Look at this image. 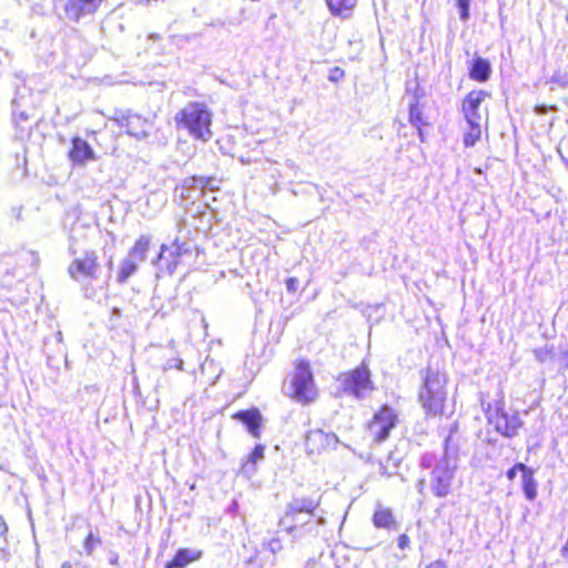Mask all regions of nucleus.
<instances>
[{"label": "nucleus", "instance_id": "nucleus-1", "mask_svg": "<svg viewBox=\"0 0 568 568\" xmlns=\"http://www.w3.org/2000/svg\"><path fill=\"white\" fill-rule=\"evenodd\" d=\"M457 432L458 424L455 422L450 425L448 434L444 439L443 455L430 471V491L438 498L447 497L452 491L458 458V446L453 443V437Z\"/></svg>", "mask_w": 568, "mask_h": 568}, {"label": "nucleus", "instance_id": "nucleus-2", "mask_svg": "<svg viewBox=\"0 0 568 568\" xmlns=\"http://www.w3.org/2000/svg\"><path fill=\"white\" fill-rule=\"evenodd\" d=\"M213 114L203 102H189L174 116L176 128L185 130L194 140L206 142L212 139Z\"/></svg>", "mask_w": 568, "mask_h": 568}, {"label": "nucleus", "instance_id": "nucleus-3", "mask_svg": "<svg viewBox=\"0 0 568 568\" xmlns=\"http://www.w3.org/2000/svg\"><path fill=\"white\" fill-rule=\"evenodd\" d=\"M423 385L418 393V400L428 415L443 414L447 397V377L444 372L427 366L420 371Z\"/></svg>", "mask_w": 568, "mask_h": 568}, {"label": "nucleus", "instance_id": "nucleus-4", "mask_svg": "<svg viewBox=\"0 0 568 568\" xmlns=\"http://www.w3.org/2000/svg\"><path fill=\"white\" fill-rule=\"evenodd\" d=\"M318 503L311 498H294L287 504L284 516L280 519V526L290 534L296 536L298 532H313L316 526L323 525L325 519L320 517L317 521H312L314 511Z\"/></svg>", "mask_w": 568, "mask_h": 568}, {"label": "nucleus", "instance_id": "nucleus-5", "mask_svg": "<svg viewBox=\"0 0 568 568\" xmlns=\"http://www.w3.org/2000/svg\"><path fill=\"white\" fill-rule=\"evenodd\" d=\"M197 255L199 247L196 242L189 237V232L180 231L171 247H168L165 244L161 245V251L154 263L158 264L160 271L172 275L184 258L196 257Z\"/></svg>", "mask_w": 568, "mask_h": 568}, {"label": "nucleus", "instance_id": "nucleus-6", "mask_svg": "<svg viewBox=\"0 0 568 568\" xmlns=\"http://www.w3.org/2000/svg\"><path fill=\"white\" fill-rule=\"evenodd\" d=\"M337 381L341 383L344 394L357 400L366 399L376 389L371 369L365 361L357 367L341 373Z\"/></svg>", "mask_w": 568, "mask_h": 568}, {"label": "nucleus", "instance_id": "nucleus-7", "mask_svg": "<svg viewBox=\"0 0 568 568\" xmlns=\"http://www.w3.org/2000/svg\"><path fill=\"white\" fill-rule=\"evenodd\" d=\"M286 394L302 405H307L317 397L313 372L307 361L296 363Z\"/></svg>", "mask_w": 568, "mask_h": 568}, {"label": "nucleus", "instance_id": "nucleus-8", "mask_svg": "<svg viewBox=\"0 0 568 568\" xmlns=\"http://www.w3.org/2000/svg\"><path fill=\"white\" fill-rule=\"evenodd\" d=\"M486 415L488 423L494 426L496 432L507 438L515 437L524 424L519 413L514 412L513 414H508L501 402H497L494 409H491V405L488 404Z\"/></svg>", "mask_w": 568, "mask_h": 568}, {"label": "nucleus", "instance_id": "nucleus-9", "mask_svg": "<svg viewBox=\"0 0 568 568\" xmlns=\"http://www.w3.org/2000/svg\"><path fill=\"white\" fill-rule=\"evenodd\" d=\"M111 120L120 128H124L129 135L139 140L145 139L150 135V122L130 110H115Z\"/></svg>", "mask_w": 568, "mask_h": 568}, {"label": "nucleus", "instance_id": "nucleus-10", "mask_svg": "<svg viewBox=\"0 0 568 568\" xmlns=\"http://www.w3.org/2000/svg\"><path fill=\"white\" fill-rule=\"evenodd\" d=\"M397 419L395 410L388 405H383L379 410L374 414L368 425V430L374 440L377 443L386 440L390 430L395 427Z\"/></svg>", "mask_w": 568, "mask_h": 568}, {"label": "nucleus", "instance_id": "nucleus-11", "mask_svg": "<svg viewBox=\"0 0 568 568\" xmlns=\"http://www.w3.org/2000/svg\"><path fill=\"white\" fill-rule=\"evenodd\" d=\"M220 182V180L213 176H190L182 181L176 192L180 190V196L183 200L191 199L192 192H199L201 196H204L206 191H219Z\"/></svg>", "mask_w": 568, "mask_h": 568}, {"label": "nucleus", "instance_id": "nucleus-12", "mask_svg": "<svg viewBox=\"0 0 568 568\" xmlns=\"http://www.w3.org/2000/svg\"><path fill=\"white\" fill-rule=\"evenodd\" d=\"M68 272L75 281H79V276L97 280L100 272L97 253L94 251H85L82 257L75 258L70 263Z\"/></svg>", "mask_w": 568, "mask_h": 568}, {"label": "nucleus", "instance_id": "nucleus-13", "mask_svg": "<svg viewBox=\"0 0 568 568\" xmlns=\"http://www.w3.org/2000/svg\"><path fill=\"white\" fill-rule=\"evenodd\" d=\"M104 0H67L64 4L65 18L72 22L93 16Z\"/></svg>", "mask_w": 568, "mask_h": 568}, {"label": "nucleus", "instance_id": "nucleus-14", "mask_svg": "<svg viewBox=\"0 0 568 568\" xmlns=\"http://www.w3.org/2000/svg\"><path fill=\"white\" fill-rule=\"evenodd\" d=\"M487 95L484 90H473L464 98L462 111L466 122L481 121L479 106Z\"/></svg>", "mask_w": 568, "mask_h": 568}, {"label": "nucleus", "instance_id": "nucleus-15", "mask_svg": "<svg viewBox=\"0 0 568 568\" xmlns=\"http://www.w3.org/2000/svg\"><path fill=\"white\" fill-rule=\"evenodd\" d=\"M68 155L73 165L79 166H83L89 161H94L97 158L92 146L80 136L72 138L71 149Z\"/></svg>", "mask_w": 568, "mask_h": 568}, {"label": "nucleus", "instance_id": "nucleus-16", "mask_svg": "<svg viewBox=\"0 0 568 568\" xmlns=\"http://www.w3.org/2000/svg\"><path fill=\"white\" fill-rule=\"evenodd\" d=\"M337 443L335 434H326L322 429H312L305 436V445L311 453L320 452L322 448L327 447L331 443Z\"/></svg>", "mask_w": 568, "mask_h": 568}, {"label": "nucleus", "instance_id": "nucleus-17", "mask_svg": "<svg viewBox=\"0 0 568 568\" xmlns=\"http://www.w3.org/2000/svg\"><path fill=\"white\" fill-rule=\"evenodd\" d=\"M233 418L245 425L247 432L254 437L260 436L262 415L257 408L239 410Z\"/></svg>", "mask_w": 568, "mask_h": 568}, {"label": "nucleus", "instance_id": "nucleus-18", "mask_svg": "<svg viewBox=\"0 0 568 568\" xmlns=\"http://www.w3.org/2000/svg\"><path fill=\"white\" fill-rule=\"evenodd\" d=\"M468 75L471 80L484 83L490 79L491 64L481 57H475L469 65Z\"/></svg>", "mask_w": 568, "mask_h": 568}, {"label": "nucleus", "instance_id": "nucleus-19", "mask_svg": "<svg viewBox=\"0 0 568 568\" xmlns=\"http://www.w3.org/2000/svg\"><path fill=\"white\" fill-rule=\"evenodd\" d=\"M202 551L199 549L180 548L172 560L168 561L164 568H185L189 564L199 560Z\"/></svg>", "mask_w": 568, "mask_h": 568}, {"label": "nucleus", "instance_id": "nucleus-20", "mask_svg": "<svg viewBox=\"0 0 568 568\" xmlns=\"http://www.w3.org/2000/svg\"><path fill=\"white\" fill-rule=\"evenodd\" d=\"M373 524L377 528L398 529L393 511L389 508L378 507L373 515Z\"/></svg>", "mask_w": 568, "mask_h": 568}, {"label": "nucleus", "instance_id": "nucleus-21", "mask_svg": "<svg viewBox=\"0 0 568 568\" xmlns=\"http://www.w3.org/2000/svg\"><path fill=\"white\" fill-rule=\"evenodd\" d=\"M90 226L85 223H82L78 216H75V221H73L70 231H69V253L71 255H75L78 250L75 245L84 237V231Z\"/></svg>", "mask_w": 568, "mask_h": 568}, {"label": "nucleus", "instance_id": "nucleus-22", "mask_svg": "<svg viewBox=\"0 0 568 568\" xmlns=\"http://www.w3.org/2000/svg\"><path fill=\"white\" fill-rule=\"evenodd\" d=\"M151 236L150 235H141L134 243V245L130 248L128 256L138 263H142L146 258V253L150 248Z\"/></svg>", "mask_w": 568, "mask_h": 568}, {"label": "nucleus", "instance_id": "nucleus-23", "mask_svg": "<svg viewBox=\"0 0 568 568\" xmlns=\"http://www.w3.org/2000/svg\"><path fill=\"white\" fill-rule=\"evenodd\" d=\"M333 16L346 18L356 6L357 0H325Z\"/></svg>", "mask_w": 568, "mask_h": 568}, {"label": "nucleus", "instance_id": "nucleus-24", "mask_svg": "<svg viewBox=\"0 0 568 568\" xmlns=\"http://www.w3.org/2000/svg\"><path fill=\"white\" fill-rule=\"evenodd\" d=\"M139 264L140 263H138L136 261L126 256L120 264L116 274V282L121 285L125 284L129 281V278L136 273Z\"/></svg>", "mask_w": 568, "mask_h": 568}, {"label": "nucleus", "instance_id": "nucleus-25", "mask_svg": "<svg viewBox=\"0 0 568 568\" xmlns=\"http://www.w3.org/2000/svg\"><path fill=\"white\" fill-rule=\"evenodd\" d=\"M521 478L525 497L528 500H534L537 496V481L534 478V470L529 467Z\"/></svg>", "mask_w": 568, "mask_h": 568}, {"label": "nucleus", "instance_id": "nucleus-26", "mask_svg": "<svg viewBox=\"0 0 568 568\" xmlns=\"http://www.w3.org/2000/svg\"><path fill=\"white\" fill-rule=\"evenodd\" d=\"M467 124L468 130L464 134L463 142L466 148H470L474 146L476 142L480 139L481 124L480 121H474V123L467 122Z\"/></svg>", "mask_w": 568, "mask_h": 568}, {"label": "nucleus", "instance_id": "nucleus-27", "mask_svg": "<svg viewBox=\"0 0 568 568\" xmlns=\"http://www.w3.org/2000/svg\"><path fill=\"white\" fill-rule=\"evenodd\" d=\"M264 450L265 447L263 445H256L254 449L247 455L246 462L242 466L243 470L246 473L254 471L256 463L264 458Z\"/></svg>", "mask_w": 568, "mask_h": 568}, {"label": "nucleus", "instance_id": "nucleus-28", "mask_svg": "<svg viewBox=\"0 0 568 568\" xmlns=\"http://www.w3.org/2000/svg\"><path fill=\"white\" fill-rule=\"evenodd\" d=\"M409 123L413 126H425L428 123L424 120L423 112L418 105V102L409 104V114H408Z\"/></svg>", "mask_w": 568, "mask_h": 568}, {"label": "nucleus", "instance_id": "nucleus-29", "mask_svg": "<svg viewBox=\"0 0 568 568\" xmlns=\"http://www.w3.org/2000/svg\"><path fill=\"white\" fill-rule=\"evenodd\" d=\"M101 538L98 535L93 534V531H89L83 541V549L88 556H91L93 551L97 549V547L101 546Z\"/></svg>", "mask_w": 568, "mask_h": 568}, {"label": "nucleus", "instance_id": "nucleus-30", "mask_svg": "<svg viewBox=\"0 0 568 568\" xmlns=\"http://www.w3.org/2000/svg\"><path fill=\"white\" fill-rule=\"evenodd\" d=\"M455 7L458 11L459 19L466 22L470 18V2L471 0H454Z\"/></svg>", "mask_w": 568, "mask_h": 568}, {"label": "nucleus", "instance_id": "nucleus-31", "mask_svg": "<svg viewBox=\"0 0 568 568\" xmlns=\"http://www.w3.org/2000/svg\"><path fill=\"white\" fill-rule=\"evenodd\" d=\"M436 455L434 453H424L418 460V466L423 469L434 468L436 462Z\"/></svg>", "mask_w": 568, "mask_h": 568}, {"label": "nucleus", "instance_id": "nucleus-32", "mask_svg": "<svg viewBox=\"0 0 568 568\" xmlns=\"http://www.w3.org/2000/svg\"><path fill=\"white\" fill-rule=\"evenodd\" d=\"M552 349H554L552 346L551 347L545 346V347L536 348V349H534L535 358L540 363H545L552 357Z\"/></svg>", "mask_w": 568, "mask_h": 568}, {"label": "nucleus", "instance_id": "nucleus-33", "mask_svg": "<svg viewBox=\"0 0 568 568\" xmlns=\"http://www.w3.org/2000/svg\"><path fill=\"white\" fill-rule=\"evenodd\" d=\"M528 468L529 467L527 465H525L524 463H516L511 468H509L506 471V477L509 480H514L516 478L518 471H520L521 476H523L526 473V469H528Z\"/></svg>", "mask_w": 568, "mask_h": 568}, {"label": "nucleus", "instance_id": "nucleus-34", "mask_svg": "<svg viewBox=\"0 0 568 568\" xmlns=\"http://www.w3.org/2000/svg\"><path fill=\"white\" fill-rule=\"evenodd\" d=\"M173 368L182 371L183 369V361L181 358H170L163 364L164 372H168Z\"/></svg>", "mask_w": 568, "mask_h": 568}, {"label": "nucleus", "instance_id": "nucleus-35", "mask_svg": "<svg viewBox=\"0 0 568 568\" xmlns=\"http://www.w3.org/2000/svg\"><path fill=\"white\" fill-rule=\"evenodd\" d=\"M551 82L557 83L560 88H568V73L556 72L551 77Z\"/></svg>", "mask_w": 568, "mask_h": 568}, {"label": "nucleus", "instance_id": "nucleus-36", "mask_svg": "<svg viewBox=\"0 0 568 568\" xmlns=\"http://www.w3.org/2000/svg\"><path fill=\"white\" fill-rule=\"evenodd\" d=\"M286 290L288 293H296L300 286V281L297 277H288L285 281Z\"/></svg>", "mask_w": 568, "mask_h": 568}, {"label": "nucleus", "instance_id": "nucleus-37", "mask_svg": "<svg viewBox=\"0 0 568 568\" xmlns=\"http://www.w3.org/2000/svg\"><path fill=\"white\" fill-rule=\"evenodd\" d=\"M19 102L17 99L12 101V112L14 116H18L21 121H27L29 119L26 111L18 112Z\"/></svg>", "mask_w": 568, "mask_h": 568}, {"label": "nucleus", "instance_id": "nucleus-38", "mask_svg": "<svg viewBox=\"0 0 568 568\" xmlns=\"http://www.w3.org/2000/svg\"><path fill=\"white\" fill-rule=\"evenodd\" d=\"M397 546L402 550L408 549L410 546L409 537L406 534L399 535L398 540H397Z\"/></svg>", "mask_w": 568, "mask_h": 568}, {"label": "nucleus", "instance_id": "nucleus-39", "mask_svg": "<svg viewBox=\"0 0 568 568\" xmlns=\"http://www.w3.org/2000/svg\"><path fill=\"white\" fill-rule=\"evenodd\" d=\"M344 75V72L343 70H341L339 68H335L332 72V74L329 75V80L333 81V82H336L338 81L339 78H342Z\"/></svg>", "mask_w": 568, "mask_h": 568}, {"label": "nucleus", "instance_id": "nucleus-40", "mask_svg": "<svg viewBox=\"0 0 568 568\" xmlns=\"http://www.w3.org/2000/svg\"><path fill=\"white\" fill-rule=\"evenodd\" d=\"M122 315V312L119 307H112L111 310V316H110V321H115V320H119Z\"/></svg>", "mask_w": 568, "mask_h": 568}, {"label": "nucleus", "instance_id": "nucleus-41", "mask_svg": "<svg viewBox=\"0 0 568 568\" xmlns=\"http://www.w3.org/2000/svg\"><path fill=\"white\" fill-rule=\"evenodd\" d=\"M109 562L110 565H119V554L111 550L109 552Z\"/></svg>", "mask_w": 568, "mask_h": 568}, {"label": "nucleus", "instance_id": "nucleus-42", "mask_svg": "<svg viewBox=\"0 0 568 568\" xmlns=\"http://www.w3.org/2000/svg\"><path fill=\"white\" fill-rule=\"evenodd\" d=\"M416 488L420 495H424V489L426 488V479L425 478L418 479V481L416 484Z\"/></svg>", "mask_w": 568, "mask_h": 568}, {"label": "nucleus", "instance_id": "nucleus-43", "mask_svg": "<svg viewBox=\"0 0 568 568\" xmlns=\"http://www.w3.org/2000/svg\"><path fill=\"white\" fill-rule=\"evenodd\" d=\"M426 568H447V565L443 560H435L426 566Z\"/></svg>", "mask_w": 568, "mask_h": 568}, {"label": "nucleus", "instance_id": "nucleus-44", "mask_svg": "<svg viewBox=\"0 0 568 568\" xmlns=\"http://www.w3.org/2000/svg\"><path fill=\"white\" fill-rule=\"evenodd\" d=\"M560 555L564 558L568 559V539H567L566 544L561 547Z\"/></svg>", "mask_w": 568, "mask_h": 568}, {"label": "nucleus", "instance_id": "nucleus-45", "mask_svg": "<svg viewBox=\"0 0 568 568\" xmlns=\"http://www.w3.org/2000/svg\"><path fill=\"white\" fill-rule=\"evenodd\" d=\"M417 129V134L422 143L425 142V134L423 131V126H415Z\"/></svg>", "mask_w": 568, "mask_h": 568}, {"label": "nucleus", "instance_id": "nucleus-46", "mask_svg": "<svg viewBox=\"0 0 568 568\" xmlns=\"http://www.w3.org/2000/svg\"><path fill=\"white\" fill-rule=\"evenodd\" d=\"M61 568H73V565L70 561H64L62 562Z\"/></svg>", "mask_w": 568, "mask_h": 568}, {"label": "nucleus", "instance_id": "nucleus-47", "mask_svg": "<svg viewBox=\"0 0 568 568\" xmlns=\"http://www.w3.org/2000/svg\"><path fill=\"white\" fill-rule=\"evenodd\" d=\"M77 566L81 567V568H91L90 566L88 565H83L81 564L80 561L75 562Z\"/></svg>", "mask_w": 568, "mask_h": 568}, {"label": "nucleus", "instance_id": "nucleus-48", "mask_svg": "<svg viewBox=\"0 0 568 568\" xmlns=\"http://www.w3.org/2000/svg\"><path fill=\"white\" fill-rule=\"evenodd\" d=\"M112 264H113V262H112V257H111V258L109 260V262H108V267H109V268H111V267H112Z\"/></svg>", "mask_w": 568, "mask_h": 568}]
</instances>
